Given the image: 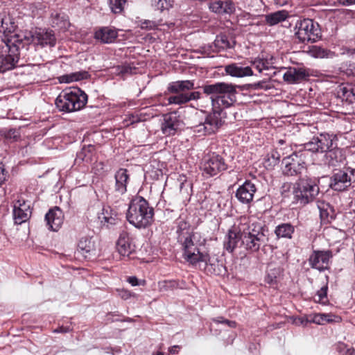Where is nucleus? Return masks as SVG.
<instances>
[{"instance_id":"48","label":"nucleus","mask_w":355,"mask_h":355,"mask_svg":"<svg viewBox=\"0 0 355 355\" xmlns=\"http://www.w3.org/2000/svg\"><path fill=\"white\" fill-rule=\"evenodd\" d=\"M162 20H144L141 21V28L146 29V30H154L157 28L159 26H162Z\"/></svg>"},{"instance_id":"16","label":"nucleus","mask_w":355,"mask_h":355,"mask_svg":"<svg viewBox=\"0 0 355 355\" xmlns=\"http://www.w3.org/2000/svg\"><path fill=\"white\" fill-rule=\"evenodd\" d=\"M116 248L119 253L123 257H129L135 250V245L132 243L129 233L122 231L116 242Z\"/></svg>"},{"instance_id":"18","label":"nucleus","mask_w":355,"mask_h":355,"mask_svg":"<svg viewBox=\"0 0 355 355\" xmlns=\"http://www.w3.org/2000/svg\"><path fill=\"white\" fill-rule=\"evenodd\" d=\"M331 257V252L329 250L315 251L310 256L309 262L311 268L321 271L324 269V264H327L329 263Z\"/></svg>"},{"instance_id":"58","label":"nucleus","mask_w":355,"mask_h":355,"mask_svg":"<svg viewBox=\"0 0 355 355\" xmlns=\"http://www.w3.org/2000/svg\"><path fill=\"white\" fill-rule=\"evenodd\" d=\"M7 174L3 166L0 165V186L6 181Z\"/></svg>"},{"instance_id":"1","label":"nucleus","mask_w":355,"mask_h":355,"mask_svg":"<svg viewBox=\"0 0 355 355\" xmlns=\"http://www.w3.org/2000/svg\"><path fill=\"white\" fill-rule=\"evenodd\" d=\"M236 87L235 85L223 82L202 87L203 92L211 96L212 111L206 115L203 122L194 127L195 132L210 135L222 127L226 118V112L223 110L231 107L236 102Z\"/></svg>"},{"instance_id":"45","label":"nucleus","mask_w":355,"mask_h":355,"mask_svg":"<svg viewBox=\"0 0 355 355\" xmlns=\"http://www.w3.org/2000/svg\"><path fill=\"white\" fill-rule=\"evenodd\" d=\"M125 2V0H108L111 11L115 14H119L123 10Z\"/></svg>"},{"instance_id":"29","label":"nucleus","mask_w":355,"mask_h":355,"mask_svg":"<svg viewBox=\"0 0 355 355\" xmlns=\"http://www.w3.org/2000/svg\"><path fill=\"white\" fill-rule=\"evenodd\" d=\"M193 89H194V82L190 80L174 81L169 83L167 87L168 91L173 94L184 93Z\"/></svg>"},{"instance_id":"34","label":"nucleus","mask_w":355,"mask_h":355,"mask_svg":"<svg viewBox=\"0 0 355 355\" xmlns=\"http://www.w3.org/2000/svg\"><path fill=\"white\" fill-rule=\"evenodd\" d=\"M118 213L110 206H104L102 212L100 214L98 218L101 223L107 225H114L117 220Z\"/></svg>"},{"instance_id":"4","label":"nucleus","mask_w":355,"mask_h":355,"mask_svg":"<svg viewBox=\"0 0 355 355\" xmlns=\"http://www.w3.org/2000/svg\"><path fill=\"white\" fill-rule=\"evenodd\" d=\"M319 179L304 174L293 184V203L304 206L315 200L320 193Z\"/></svg>"},{"instance_id":"26","label":"nucleus","mask_w":355,"mask_h":355,"mask_svg":"<svg viewBox=\"0 0 355 355\" xmlns=\"http://www.w3.org/2000/svg\"><path fill=\"white\" fill-rule=\"evenodd\" d=\"M35 38L37 44L42 46L53 47L55 45L56 39L52 30L40 29L35 33Z\"/></svg>"},{"instance_id":"11","label":"nucleus","mask_w":355,"mask_h":355,"mask_svg":"<svg viewBox=\"0 0 355 355\" xmlns=\"http://www.w3.org/2000/svg\"><path fill=\"white\" fill-rule=\"evenodd\" d=\"M200 168L204 175L212 177L225 171L227 165L221 155L212 153L203 157Z\"/></svg>"},{"instance_id":"6","label":"nucleus","mask_w":355,"mask_h":355,"mask_svg":"<svg viewBox=\"0 0 355 355\" xmlns=\"http://www.w3.org/2000/svg\"><path fill=\"white\" fill-rule=\"evenodd\" d=\"M0 51V72L5 73L17 67L19 60V49L23 46L19 35H12L5 40Z\"/></svg>"},{"instance_id":"51","label":"nucleus","mask_w":355,"mask_h":355,"mask_svg":"<svg viewBox=\"0 0 355 355\" xmlns=\"http://www.w3.org/2000/svg\"><path fill=\"white\" fill-rule=\"evenodd\" d=\"M177 286L175 281H163L159 282V288L160 291H167L172 290Z\"/></svg>"},{"instance_id":"25","label":"nucleus","mask_w":355,"mask_h":355,"mask_svg":"<svg viewBox=\"0 0 355 355\" xmlns=\"http://www.w3.org/2000/svg\"><path fill=\"white\" fill-rule=\"evenodd\" d=\"M210 10L218 14H232L235 11V6L232 0L216 1L210 3Z\"/></svg>"},{"instance_id":"17","label":"nucleus","mask_w":355,"mask_h":355,"mask_svg":"<svg viewBox=\"0 0 355 355\" xmlns=\"http://www.w3.org/2000/svg\"><path fill=\"white\" fill-rule=\"evenodd\" d=\"M45 220L49 230L54 232L58 231L64 221L62 211L58 207L49 209L45 215Z\"/></svg>"},{"instance_id":"53","label":"nucleus","mask_w":355,"mask_h":355,"mask_svg":"<svg viewBox=\"0 0 355 355\" xmlns=\"http://www.w3.org/2000/svg\"><path fill=\"white\" fill-rule=\"evenodd\" d=\"M202 52L210 57H213V55H211L212 53H218V51H215V46L214 42L212 44L204 46L202 47Z\"/></svg>"},{"instance_id":"14","label":"nucleus","mask_w":355,"mask_h":355,"mask_svg":"<svg viewBox=\"0 0 355 355\" xmlns=\"http://www.w3.org/2000/svg\"><path fill=\"white\" fill-rule=\"evenodd\" d=\"M182 125L183 121L180 116L176 112H173L164 116L161 129L162 133L166 136H172L180 130Z\"/></svg>"},{"instance_id":"8","label":"nucleus","mask_w":355,"mask_h":355,"mask_svg":"<svg viewBox=\"0 0 355 355\" xmlns=\"http://www.w3.org/2000/svg\"><path fill=\"white\" fill-rule=\"evenodd\" d=\"M294 30L296 38L302 43H313L320 37L321 32L318 24L311 19L297 21Z\"/></svg>"},{"instance_id":"24","label":"nucleus","mask_w":355,"mask_h":355,"mask_svg":"<svg viewBox=\"0 0 355 355\" xmlns=\"http://www.w3.org/2000/svg\"><path fill=\"white\" fill-rule=\"evenodd\" d=\"M225 71L227 74L237 78H243L253 75V72L250 67H243L237 63H232L226 65L225 67Z\"/></svg>"},{"instance_id":"59","label":"nucleus","mask_w":355,"mask_h":355,"mask_svg":"<svg viewBox=\"0 0 355 355\" xmlns=\"http://www.w3.org/2000/svg\"><path fill=\"white\" fill-rule=\"evenodd\" d=\"M187 98H189V101L191 100H197L200 97V93L199 92H192L187 93Z\"/></svg>"},{"instance_id":"50","label":"nucleus","mask_w":355,"mask_h":355,"mask_svg":"<svg viewBox=\"0 0 355 355\" xmlns=\"http://www.w3.org/2000/svg\"><path fill=\"white\" fill-rule=\"evenodd\" d=\"M141 121V117L138 114H128L125 115V117L123 119V123L125 124V125L129 126L130 125L137 123Z\"/></svg>"},{"instance_id":"42","label":"nucleus","mask_w":355,"mask_h":355,"mask_svg":"<svg viewBox=\"0 0 355 355\" xmlns=\"http://www.w3.org/2000/svg\"><path fill=\"white\" fill-rule=\"evenodd\" d=\"M1 135L10 142L17 141L21 137L19 130L16 128L2 130Z\"/></svg>"},{"instance_id":"7","label":"nucleus","mask_w":355,"mask_h":355,"mask_svg":"<svg viewBox=\"0 0 355 355\" xmlns=\"http://www.w3.org/2000/svg\"><path fill=\"white\" fill-rule=\"evenodd\" d=\"M196 234L187 235L186 237L181 236L180 240L178 241L182 245L183 250V257L189 263L194 265L199 262L207 263L210 260V257L207 252H202L199 247L205 243L204 239L198 243L196 240Z\"/></svg>"},{"instance_id":"21","label":"nucleus","mask_w":355,"mask_h":355,"mask_svg":"<svg viewBox=\"0 0 355 355\" xmlns=\"http://www.w3.org/2000/svg\"><path fill=\"white\" fill-rule=\"evenodd\" d=\"M324 157L325 163L332 166H338L345 159L343 150L338 147V143L325 153Z\"/></svg>"},{"instance_id":"30","label":"nucleus","mask_w":355,"mask_h":355,"mask_svg":"<svg viewBox=\"0 0 355 355\" xmlns=\"http://www.w3.org/2000/svg\"><path fill=\"white\" fill-rule=\"evenodd\" d=\"M338 97L343 101L349 104L355 103V86L352 85H342L337 90Z\"/></svg>"},{"instance_id":"41","label":"nucleus","mask_w":355,"mask_h":355,"mask_svg":"<svg viewBox=\"0 0 355 355\" xmlns=\"http://www.w3.org/2000/svg\"><path fill=\"white\" fill-rule=\"evenodd\" d=\"M280 158V154L276 150H272L264 158L265 166L268 168H272L279 163Z\"/></svg>"},{"instance_id":"46","label":"nucleus","mask_w":355,"mask_h":355,"mask_svg":"<svg viewBox=\"0 0 355 355\" xmlns=\"http://www.w3.org/2000/svg\"><path fill=\"white\" fill-rule=\"evenodd\" d=\"M189 101L187 93H178L175 96L168 97V104L182 105Z\"/></svg>"},{"instance_id":"36","label":"nucleus","mask_w":355,"mask_h":355,"mask_svg":"<svg viewBox=\"0 0 355 355\" xmlns=\"http://www.w3.org/2000/svg\"><path fill=\"white\" fill-rule=\"evenodd\" d=\"M250 62L252 66L259 73H262L264 70H269L273 68L272 62L268 59L256 58Z\"/></svg>"},{"instance_id":"13","label":"nucleus","mask_w":355,"mask_h":355,"mask_svg":"<svg viewBox=\"0 0 355 355\" xmlns=\"http://www.w3.org/2000/svg\"><path fill=\"white\" fill-rule=\"evenodd\" d=\"M32 214V207L30 202L19 199L13 202L12 216L14 223L21 225L29 220Z\"/></svg>"},{"instance_id":"35","label":"nucleus","mask_w":355,"mask_h":355,"mask_svg":"<svg viewBox=\"0 0 355 355\" xmlns=\"http://www.w3.org/2000/svg\"><path fill=\"white\" fill-rule=\"evenodd\" d=\"M295 232V227L290 223L278 225L275 230V234L278 239H291Z\"/></svg>"},{"instance_id":"27","label":"nucleus","mask_w":355,"mask_h":355,"mask_svg":"<svg viewBox=\"0 0 355 355\" xmlns=\"http://www.w3.org/2000/svg\"><path fill=\"white\" fill-rule=\"evenodd\" d=\"M317 206L320 211V217L322 223H330L335 219V210L329 203L325 202H318Z\"/></svg>"},{"instance_id":"57","label":"nucleus","mask_w":355,"mask_h":355,"mask_svg":"<svg viewBox=\"0 0 355 355\" xmlns=\"http://www.w3.org/2000/svg\"><path fill=\"white\" fill-rule=\"evenodd\" d=\"M253 87L254 89H263L265 90H267L270 88V86H268L266 82L264 81H260L258 83H256L253 85Z\"/></svg>"},{"instance_id":"44","label":"nucleus","mask_w":355,"mask_h":355,"mask_svg":"<svg viewBox=\"0 0 355 355\" xmlns=\"http://www.w3.org/2000/svg\"><path fill=\"white\" fill-rule=\"evenodd\" d=\"M173 3V0H152L153 6L161 12L168 10L172 8Z\"/></svg>"},{"instance_id":"15","label":"nucleus","mask_w":355,"mask_h":355,"mask_svg":"<svg viewBox=\"0 0 355 355\" xmlns=\"http://www.w3.org/2000/svg\"><path fill=\"white\" fill-rule=\"evenodd\" d=\"M256 191L254 184L250 180H246L237 189L235 196L240 202L249 204L252 201Z\"/></svg>"},{"instance_id":"49","label":"nucleus","mask_w":355,"mask_h":355,"mask_svg":"<svg viewBox=\"0 0 355 355\" xmlns=\"http://www.w3.org/2000/svg\"><path fill=\"white\" fill-rule=\"evenodd\" d=\"M91 149L94 150L92 146L87 148H83L82 150L77 154V159H80L83 162H89L91 161Z\"/></svg>"},{"instance_id":"22","label":"nucleus","mask_w":355,"mask_h":355,"mask_svg":"<svg viewBox=\"0 0 355 355\" xmlns=\"http://www.w3.org/2000/svg\"><path fill=\"white\" fill-rule=\"evenodd\" d=\"M114 191L119 195H123L127 191V184L129 180V174L125 168H119L115 173Z\"/></svg>"},{"instance_id":"19","label":"nucleus","mask_w":355,"mask_h":355,"mask_svg":"<svg viewBox=\"0 0 355 355\" xmlns=\"http://www.w3.org/2000/svg\"><path fill=\"white\" fill-rule=\"evenodd\" d=\"M95 242L90 237H83L78 243L77 252L80 254L85 259H91L96 255Z\"/></svg>"},{"instance_id":"12","label":"nucleus","mask_w":355,"mask_h":355,"mask_svg":"<svg viewBox=\"0 0 355 355\" xmlns=\"http://www.w3.org/2000/svg\"><path fill=\"white\" fill-rule=\"evenodd\" d=\"M354 173L355 169L351 168L336 170L330 178V188L339 192L348 190L352 185V179Z\"/></svg>"},{"instance_id":"60","label":"nucleus","mask_w":355,"mask_h":355,"mask_svg":"<svg viewBox=\"0 0 355 355\" xmlns=\"http://www.w3.org/2000/svg\"><path fill=\"white\" fill-rule=\"evenodd\" d=\"M320 318H322L323 320V322H332L334 321L333 320V317H334V315H329V314H321V316H320Z\"/></svg>"},{"instance_id":"56","label":"nucleus","mask_w":355,"mask_h":355,"mask_svg":"<svg viewBox=\"0 0 355 355\" xmlns=\"http://www.w3.org/2000/svg\"><path fill=\"white\" fill-rule=\"evenodd\" d=\"M62 19L64 26H65L67 24H69V22L67 19V17L64 14H56L55 15V17L53 19V23L56 24L58 25V22L57 21H58V19Z\"/></svg>"},{"instance_id":"43","label":"nucleus","mask_w":355,"mask_h":355,"mask_svg":"<svg viewBox=\"0 0 355 355\" xmlns=\"http://www.w3.org/2000/svg\"><path fill=\"white\" fill-rule=\"evenodd\" d=\"M327 234L329 236V240L331 241L333 243H338L345 237V232L337 228L329 229L327 230Z\"/></svg>"},{"instance_id":"33","label":"nucleus","mask_w":355,"mask_h":355,"mask_svg":"<svg viewBox=\"0 0 355 355\" xmlns=\"http://www.w3.org/2000/svg\"><path fill=\"white\" fill-rule=\"evenodd\" d=\"M214 43L215 51H218L219 53L221 51L234 48L236 42L234 40H229L226 35L220 34L216 37Z\"/></svg>"},{"instance_id":"3","label":"nucleus","mask_w":355,"mask_h":355,"mask_svg":"<svg viewBox=\"0 0 355 355\" xmlns=\"http://www.w3.org/2000/svg\"><path fill=\"white\" fill-rule=\"evenodd\" d=\"M154 209L141 196H135L130 202L127 220L138 229L146 228L153 222Z\"/></svg>"},{"instance_id":"20","label":"nucleus","mask_w":355,"mask_h":355,"mask_svg":"<svg viewBox=\"0 0 355 355\" xmlns=\"http://www.w3.org/2000/svg\"><path fill=\"white\" fill-rule=\"evenodd\" d=\"M117 37V30L111 26L101 27L94 33L95 39L104 44H110L114 42Z\"/></svg>"},{"instance_id":"39","label":"nucleus","mask_w":355,"mask_h":355,"mask_svg":"<svg viewBox=\"0 0 355 355\" xmlns=\"http://www.w3.org/2000/svg\"><path fill=\"white\" fill-rule=\"evenodd\" d=\"M113 73L116 76H121L124 78L127 76L132 75L135 73L136 68L132 67L130 64H124L117 65L112 68Z\"/></svg>"},{"instance_id":"54","label":"nucleus","mask_w":355,"mask_h":355,"mask_svg":"<svg viewBox=\"0 0 355 355\" xmlns=\"http://www.w3.org/2000/svg\"><path fill=\"white\" fill-rule=\"evenodd\" d=\"M116 292L118 293V295L124 300H127L132 296V294L131 293L130 291L124 288L117 289Z\"/></svg>"},{"instance_id":"40","label":"nucleus","mask_w":355,"mask_h":355,"mask_svg":"<svg viewBox=\"0 0 355 355\" xmlns=\"http://www.w3.org/2000/svg\"><path fill=\"white\" fill-rule=\"evenodd\" d=\"M190 225L189 223L186 222L184 220H180L178 223L177 227V234H178V241L180 240V237H186L187 235L193 234L192 232H190Z\"/></svg>"},{"instance_id":"9","label":"nucleus","mask_w":355,"mask_h":355,"mask_svg":"<svg viewBox=\"0 0 355 355\" xmlns=\"http://www.w3.org/2000/svg\"><path fill=\"white\" fill-rule=\"evenodd\" d=\"M300 152H295L282 159V174L287 177H303L306 174V164Z\"/></svg>"},{"instance_id":"61","label":"nucleus","mask_w":355,"mask_h":355,"mask_svg":"<svg viewBox=\"0 0 355 355\" xmlns=\"http://www.w3.org/2000/svg\"><path fill=\"white\" fill-rule=\"evenodd\" d=\"M71 331V329L70 328V327L67 326V327H58V329H55L54 330V332L55 333H67V332H69Z\"/></svg>"},{"instance_id":"63","label":"nucleus","mask_w":355,"mask_h":355,"mask_svg":"<svg viewBox=\"0 0 355 355\" xmlns=\"http://www.w3.org/2000/svg\"><path fill=\"white\" fill-rule=\"evenodd\" d=\"M339 3L343 6H349L352 4H355V0H337Z\"/></svg>"},{"instance_id":"62","label":"nucleus","mask_w":355,"mask_h":355,"mask_svg":"<svg viewBox=\"0 0 355 355\" xmlns=\"http://www.w3.org/2000/svg\"><path fill=\"white\" fill-rule=\"evenodd\" d=\"M127 281L133 286L139 285V280L135 276L129 277Z\"/></svg>"},{"instance_id":"23","label":"nucleus","mask_w":355,"mask_h":355,"mask_svg":"<svg viewBox=\"0 0 355 355\" xmlns=\"http://www.w3.org/2000/svg\"><path fill=\"white\" fill-rule=\"evenodd\" d=\"M16 26L12 19L5 13H0V33H3V37L2 40L5 43V40L12 36V35H17L15 33Z\"/></svg>"},{"instance_id":"31","label":"nucleus","mask_w":355,"mask_h":355,"mask_svg":"<svg viewBox=\"0 0 355 355\" xmlns=\"http://www.w3.org/2000/svg\"><path fill=\"white\" fill-rule=\"evenodd\" d=\"M283 270L279 266L272 267L270 266L266 271L265 282L272 287H276L282 275Z\"/></svg>"},{"instance_id":"28","label":"nucleus","mask_w":355,"mask_h":355,"mask_svg":"<svg viewBox=\"0 0 355 355\" xmlns=\"http://www.w3.org/2000/svg\"><path fill=\"white\" fill-rule=\"evenodd\" d=\"M308 73L302 68H289L284 74L283 78L288 83H295L304 80Z\"/></svg>"},{"instance_id":"38","label":"nucleus","mask_w":355,"mask_h":355,"mask_svg":"<svg viewBox=\"0 0 355 355\" xmlns=\"http://www.w3.org/2000/svg\"><path fill=\"white\" fill-rule=\"evenodd\" d=\"M88 76V72L85 71H77L70 74L63 75L60 77V83H69L73 81H78L86 79Z\"/></svg>"},{"instance_id":"47","label":"nucleus","mask_w":355,"mask_h":355,"mask_svg":"<svg viewBox=\"0 0 355 355\" xmlns=\"http://www.w3.org/2000/svg\"><path fill=\"white\" fill-rule=\"evenodd\" d=\"M327 290L328 286L326 284L318 291L314 297L315 301L322 304H326L328 302Z\"/></svg>"},{"instance_id":"55","label":"nucleus","mask_w":355,"mask_h":355,"mask_svg":"<svg viewBox=\"0 0 355 355\" xmlns=\"http://www.w3.org/2000/svg\"><path fill=\"white\" fill-rule=\"evenodd\" d=\"M214 321L216 323L225 324L230 327H236V322L224 319L222 317H218L217 318H215V319H214Z\"/></svg>"},{"instance_id":"5","label":"nucleus","mask_w":355,"mask_h":355,"mask_svg":"<svg viewBox=\"0 0 355 355\" xmlns=\"http://www.w3.org/2000/svg\"><path fill=\"white\" fill-rule=\"evenodd\" d=\"M87 102V95L78 87L62 91L55 101L59 111L66 113L83 109Z\"/></svg>"},{"instance_id":"64","label":"nucleus","mask_w":355,"mask_h":355,"mask_svg":"<svg viewBox=\"0 0 355 355\" xmlns=\"http://www.w3.org/2000/svg\"><path fill=\"white\" fill-rule=\"evenodd\" d=\"M180 348L179 345H173L168 349V352L171 354H175L178 353V349Z\"/></svg>"},{"instance_id":"52","label":"nucleus","mask_w":355,"mask_h":355,"mask_svg":"<svg viewBox=\"0 0 355 355\" xmlns=\"http://www.w3.org/2000/svg\"><path fill=\"white\" fill-rule=\"evenodd\" d=\"M293 184L291 182H284L282 184L280 188V192L283 197H288L291 193V189L293 190Z\"/></svg>"},{"instance_id":"32","label":"nucleus","mask_w":355,"mask_h":355,"mask_svg":"<svg viewBox=\"0 0 355 355\" xmlns=\"http://www.w3.org/2000/svg\"><path fill=\"white\" fill-rule=\"evenodd\" d=\"M288 17V12L282 10L267 14L264 16V18L266 24L270 26H272L285 21Z\"/></svg>"},{"instance_id":"37","label":"nucleus","mask_w":355,"mask_h":355,"mask_svg":"<svg viewBox=\"0 0 355 355\" xmlns=\"http://www.w3.org/2000/svg\"><path fill=\"white\" fill-rule=\"evenodd\" d=\"M308 53L311 56L315 58H329L333 55L331 51L316 45L310 46Z\"/></svg>"},{"instance_id":"2","label":"nucleus","mask_w":355,"mask_h":355,"mask_svg":"<svg viewBox=\"0 0 355 355\" xmlns=\"http://www.w3.org/2000/svg\"><path fill=\"white\" fill-rule=\"evenodd\" d=\"M266 240L265 226L255 219L243 216L228 230L223 246L232 253L241 241V245L246 250L256 252Z\"/></svg>"},{"instance_id":"10","label":"nucleus","mask_w":355,"mask_h":355,"mask_svg":"<svg viewBox=\"0 0 355 355\" xmlns=\"http://www.w3.org/2000/svg\"><path fill=\"white\" fill-rule=\"evenodd\" d=\"M338 143L336 135L327 132L313 137L311 140L302 145L305 150L312 153H326Z\"/></svg>"}]
</instances>
